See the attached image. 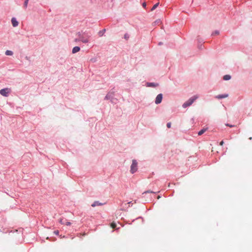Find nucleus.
I'll return each mask as SVG.
<instances>
[{"label": "nucleus", "mask_w": 252, "mask_h": 252, "mask_svg": "<svg viewBox=\"0 0 252 252\" xmlns=\"http://www.w3.org/2000/svg\"><path fill=\"white\" fill-rule=\"evenodd\" d=\"M90 36L85 33H81L79 32L78 33V37L75 39V41H81L84 43H87L90 41Z\"/></svg>", "instance_id": "nucleus-1"}, {"label": "nucleus", "mask_w": 252, "mask_h": 252, "mask_svg": "<svg viewBox=\"0 0 252 252\" xmlns=\"http://www.w3.org/2000/svg\"><path fill=\"white\" fill-rule=\"evenodd\" d=\"M198 98V96L194 95L191 98H190L188 101L185 102L183 104V107L186 108L190 105H191L192 103Z\"/></svg>", "instance_id": "nucleus-2"}, {"label": "nucleus", "mask_w": 252, "mask_h": 252, "mask_svg": "<svg viewBox=\"0 0 252 252\" xmlns=\"http://www.w3.org/2000/svg\"><path fill=\"white\" fill-rule=\"evenodd\" d=\"M137 170V162L135 159H133L130 166V172L132 174L135 173Z\"/></svg>", "instance_id": "nucleus-3"}, {"label": "nucleus", "mask_w": 252, "mask_h": 252, "mask_svg": "<svg viewBox=\"0 0 252 252\" xmlns=\"http://www.w3.org/2000/svg\"><path fill=\"white\" fill-rule=\"evenodd\" d=\"M10 93V89L4 88L0 90V94L4 96H7L8 94Z\"/></svg>", "instance_id": "nucleus-4"}, {"label": "nucleus", "mask_w": 252, "mask_h": 252, "mask_svg": "<svg viewBox=\"0 0 252 252\" xmlns=\"http://www.w3.org/2000/svg\"><path fill=\"white\" fill-rule=\"evenodd\" d=\"M162 99V94H158L156 98L155 103L157 104H159L161 103Z\"/></svg>", "instance_id": "nucleus-5"}, {"label": "nucleus", "mask_w": 252, "mask_h": 252, "mask_svg": "<svg viewBox=\"0 0 252 252\" xmlns=\"http://www.w3.org/2000/svg\"><path fill=\"white\" fill-rule=\"evenodd\" d=\"M11 23L12 26L14 27H17L18 25V22L16 20L15 18H12L11 19Z\"/></svg>", "instance_id": "nucleus-6"}, {"label": "nucleus", "mask_w": 252, "mask_h": 252, "mask_svg": "<svg viewBox=\"0 0 252 252\" xmlns=\"http://www.w3.org/2000/svg\"><path fill=\"white\" fill-rule=\"evenodd\" d=\"M228 95L227 94H219L217 96H216V98L218 99H221L227 97Z\"/></svg>", "instance_id": "nucleus-7"}, {"label": "nucleus", "mask_w": 252, "mask_h": 252, "mask_svg": "<svg viewBox=\"0 0 252 252\" xmlns=\"http://www.w3.org/2000/svg\"><path fill=\"white\" fill-rule=\"evenodd\" d=\"M80 48L79 47L75 46L73 48L72 52L73 54H75V53L79 52L80 51Z\"/></svg>", "instance_id": "nucleus-8"}, {"label": "nucleus", "mask_w": 252, "mask_h": 252, "mask_svg": "<svg viewBox=\"0 0 252 252\" xmlns=\"http://www.w3.org/2000/svg\"><path fill=\"white\" fill-rule=\"evenodd\" d=\"M103 204V203H99L98 201H95L92 204V206L94 207L96 206L102 205Z\"/></svg>", "instance_id": "nucleus-9"}, {"label": "nucleus", "mask_w": 252, "mask_h": 252, "mask_svg": "<svg viewBox=\"0 0 252 252\" xmlns=\"http://www.w3.org/2000/svg\"><path fill=\"white\" fill-rule=\"evenodd\" d=\"M207 128H203L202 129H201V130H200L198 133V135H201L202 134H203L205 131H207Z\"/></svg>", "instance_id": "nucleus-10"}, {"label": "nucleus", "mask_w": 252, "mask_h": 252, "mask_svg": "<svg viewBox=\"0 0 252 252\" xmlns=\"http://www.w3.org/2000/svg\"><path fill=\"white\" fill-rule=\"evenodd\" d=\"M231 76L229 75H225L223 77V79L224 80H229Z\"/></svg>", "instance_id": "nucleus-11"}, {"label": "nucleus", "mask_w": 252, "mask_h": 252, "mask_svg": "<svg viewBox=\"0 0 252 252\" xmlns=\"http://www.w3.org/2000/svg\"><path fill=\"white\" fill-rule=\"evenodd\" d=\"M5 55L7 56H12L13 55V52L10 50H7L5 52Z\"/></svg>", "instance_id": "nucleus-12"}, {"label": "nucleus", "mask_w": 252, "mask_h": 252, "mask_svg": "<svg viewBox=\"0 0 252 252\" xmlns=\"http://www.w3.org/2000/svg\"><path fill=\"white\" fill-rule=\"evenodd\" d=\"M158 4H159V3H158H158H157L156 4H155L153 6V7L152 8L151 10H152V11L154 10H155V9H156L158 6Z\"/></svg>", "instance_id": "nucleus-13"}, {"label": "nucleus", "mask_w": 252, "mask_h": 252, "mask_svg": "<svg viewBox=\"0 0 252 252\" xmlns=\"http://www.w3.org/2000/svg\"><path fill=\"white\" fill-rule=\"evenodd\" d=\"M158 86V84H155L153 83H150L148 84V86L149 87H156Z\"/></svg>", "instance_id": "nucleus-14"}, {"label": "nucleus", "mask_w": 252, "mask_h": 252, "mask_svg": "<svg viewBox=\"0 0 252 252\" xmlns=\"http://www.w3.org/2000/svg\"><path fill=\"white\" fill-rule=\"evenodd\" d=\"M111 227L112 228H115L116 227V223L115 222H112L111 223Z\"/></svg>", "instance_id": "nucleus-15"}, {"label": "nucleus", "mask_w": 252, "mask_h": 252, "mask_svg": "<svg viewBox=\"0 0 252 252\" xmlns=\"http://www.w3.org/2000/svg\"><path fill=\"white\" fill-rule=\"evenodd\" d=\"M28 1H29V0H25L24 3V6L25 7H27L28 3Z\"/></svg>", "instance_id": "nucleus-16"}, {"label": "nucleus", "mask_w": 252, "mask_h": 252, "mask_svg": "<svg viewBox=\"0 0 252 252\" xmlns=\"http://www.w3.org/2000/svg\"><path fill=\"white\" fill-rule=\"evenodd\" d=\"M59 222L61 223V224H64V222L63 221V219L62 218H61L60 220H59Z\"/></svg>", "instance_id": "nucleus-17"}, {"label": "nucleus", "mask_w": 252, "mask_h": 252, "mask_svg": "<svg viewBox=\"0 0 252 252\" xmlns=\"http://www.w3.org/2000/svg\"><path fill=\"white\" fill-rule=\"evenodd\" d=\"M171 126V123L170 122H169L167 124V127L168 128H170Z\"/></svg>", "instance_id": "nucleus-18"}, {"label": "nucleus", "mask_w": 252, "mask_h": 252, "mask_svg": "<svg viewBox=\"0 0 252 252\" xmlns=\"http://www.w3.org/2000/svg\"><path fill=\"white\" fill-rule=\"evenodd\" d=\"M54 233L57 235H58L59 234V231L58 230H56L54 232Z\"/></svg>", "instance_id": "nucleus-19"}, {"label": "nucleus", "mask_w": 252, "mask_h": 252, "mask_svg": "<svg viewBox=\"0 0 252 252\" xmlns=\"http://www.w3.org/2000/svg\"><path fill=\"white\" fill-rule=\"evenodd\" d=\"M144 193H155V192H154L153 191H151V190H147V191L144 192Z\"/></svg>", "instance_id": "nucleus-20"}, {"label": "nucleus", "mask_w": 252, "mask_h": 252, "mask_svg": "<svg viewBox=\"0 0 252 252\" xmlns=\"http://www.w3.org/2000/svg\"><path fill=\"white\" fill-rule=\"evenodd\" d=\"M125 38L126 39H127L128 38V35L127 34H125Z\"/></svg>", "instance_id": "nucleus-21"}, {"label": "nucleus", "mask_w": 252, "mask_h": 252, "mask_svg": "<svg viewBox=\"0 0 252 252\" xmlns=\"http://www.w3.org/2000/svg\"><path fill=\"white\" fill-rule=\"evenodd\" d=\"M225 125H226V126H229V127H232L234 126H232V125H229V124H226Z\"/></svg>", "instance_id": "nucleus-22"}, {"label": "nucleus", "mask_w": 252, "mask_h": 252, "mask_svg": "<svg viewBox=\"0 0 252 252\" xmlns=\"http://www.w3.org/2000/svg\"><path fill=\"white\" fill-rule=\"evenodd\" d=\"M219 32L218 31L215 32L213 34H219Z\"/></svg>", "instance_id": "nucleus-23"}, {"label": "nucleus", "mask_w": 252, "mask_h": 252, "mask_svg": "<svg viewBox=\"0 0 252 252\" xmlns=\"http://www.w3.org/2000/svg\"><path fill=\"white\" fill-rule=\"evenodd\" d=\"M65 224L66 225H71V222H70L69 221H67Z\"/></svg>", "instance_id": "nucleus-24"}, {"label": "nucleus", "mask_w": 252, "mask_h": 252, "mask_svg": "<svg viewBox=\"0 0 252 252\" xmlns=\"http://www.w3.org/2000/svg\"><path fill=\"white\" fill-rule=\"evenodd\" d=\"M223 143H224V142H223V141H221L220 142V146H222V145H223Z\"/></svg>", "instance_id": "nucleus-25"}, {"label": "nucleus", "mask_w": 252, "mask_h": 252, "mask_svg": "<svg viewBox=\"0 0 252 252\" xmlns=\"http://www.w3.org/2000/svg\"><path fill=\"white\" fill-rule=\"evenodd\" d=\"M142 5L144 7H146V3L145 2H144L143 4H142Z\"/></svg>", "instance_id": "nucleus-26"}, {"label": "nucleus", "mask_w": 252, "mask_h": 252, "mask_svg": "<svg viewBox=\"0 0 252 252\" xmlns=\"http://www.w3.org/2000/svg\"><path fill=\"white\" fill-rule=\"evenodd\" d=\"M85 234H86L85 233H84V234H82V235L84 236V235H85ZM80 235H82V234L80 233Z\"/></svg>", "instance_id": "nucleus-27"}, {"label": "nucleus", "mask_w": 252, "mask_h": 252, "mask_svg": "<svg viewBox=\"0 0 252 252\" xmlns=\"http://www.w3.org/2000/svg\"><path fill=\"white\" fill-rule=\"evenodd\" d=\"M249 139H250V140H252V137H250V138H249Z\"/></svg>", "instance_id": "nucleus-28"}]
</instances>
